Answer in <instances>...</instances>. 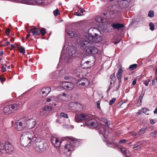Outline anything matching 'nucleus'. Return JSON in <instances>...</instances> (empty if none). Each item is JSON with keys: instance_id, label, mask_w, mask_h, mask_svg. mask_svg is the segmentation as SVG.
Here are the masks:
<instances>
[{"instance_id": "obj_1", "label": "nucleus", "mask_w": 157, "mask_h": 157, "mask_svg": "<svg viewBox=\"0 0 157 157\" xmlns=\"http://www.w3.org/2000/svg\"><path fill=\"white\" fill-rule=\"evenodd\" d=\"M88 32V39L91 42L97 43L101 42L103 40V37L101 36V32L98 29L91 28L89 29Z\"/></svg>"}, {"instance_id": "obj_2", "label": "nucleus", "mask_w": 157, "mask_h": 157, "mask_svg": "<svg viewBox=\"0 0 157 157\" xmlns=\"http://www.w3.org/2000/svg\"><path fill=\"white\" fill-rule=\"evenodd\" d=\"M66 139L68 140L64 146V150L66 152L73 151L75 147L80 144V141L74 137L67 136L66 137Z\"/></svg>"}, {"instance_id": "obj_3", "label": "nucleus", "mask_w": 157, "mask_h": 157, "mask_svg": "<svg viewBox=\"0 0 157 157\" xmlns=\"http://www.w3.org/2000/svg\"><path fill=\"white\" fill-rule=\"evenodd\" d=\"M33 135L30 132H23L20 137V142L21 145L26 147L29 144L33 138Z\"/></svg>"}, {"instance_id": "obj_4", "label": "nucleus", "mask_w": 157, "mask_h": 157, "mask_svg": "<svg viewBox=\"0 0 157 157\" xmlns=\"http://www.w3.org/2000/svg\"><path fill=\"white\" fill-rule=\"evenodd\" d=\"M33 146L37 151L42 152L46 149L47 147V144L40 140L36 138L34 142Z\"/></svg>"}, {"instance_id": "obj_5", "label": "nucleus", "mask_w": 157, "mask_h": 157, "mask_svg": "<svg viewBox=\"0 0 157 157\" xmlns=\"http://www.w3.org/2000/svg\"><path fill=\"white\" fill-rule=\"evenodd\" d=\"M21 105V104L18 103L10 105L4 108L3 109V112L7 114L14 113L19 109Z\"/></svg>"}, {"instance_id": "obj_6", "label": "nucleus", "mask_w": 157, "mask_h": 157, "mask_svg": "<svg viewBox=\"0 0 157 157\" xmlns=\"http://www.w3.org/2000/svg\"><path fill=\"white\" fill-rule=\"evenodd\" d=\"M89 81L86 78H81L78 79L77 82V85L79 87L82 88L88 86Z\"/></svg>"}, {"instance_id": "obj_7", "label": "nucleus", "mask_w": 157, "mask_h": 157, "mask_svg": "<svg viewBox=\"0 0 157 157\" xmlns=\"http://www.w3.org/2000/svg\"><path fill=\"white\" fill-rule=\"evenodd\" d=\"M26 128L28 129H32L35 126L36 124V121L35 119H29L25 121Z\"/></svg>"}, {"instance_id": "obj_8", "label": "nucleus", "mask_w": 157, "mask_h": 157, "mask_svg": "<svg viewBox=\"0 0 157 157\" xmlns=\"http://www.w3.org/2000/svg\"><path fill=\"white\" fill-rule=\"evenodd\" d=\"M89 118V116L87 114L82 113L76 115L75 117V120L77 122H79L81 121L88 119Z\"/></svg>"}, {"instance_id": "obj_9", "label": "nucleus", "mask_w": 157, "mask_h": 157, "mask_svg": "<svg viewBox=\"0 0 157 157\" xmlns=\"http://www.w3.org/2000/svg\"><path fill=\"white\" fill-rule=\"evenodd\" d=\"M15 128L18 131L23 130L24 128H26L25 121H18L15 124Z\"/></svg>"}, {"instance_id": "obj_10", "label": "nucleus", "mask_w": 157, "mask_h": 157, "mask_svg": "<svg viewBox=\"0 0 157 157\" xmlns=\"http://www.w3.org/2000/svg\"><path fill=\"white\" fill-rule=\"evenodd\" d=\"M61 86L64 89L71 90L74 88L75 85L74 83L71 82H65L62 83Z\"/></svg>"}, {"instance_id": "obj_11", "label": "nucleus", "mask_w": 157, "mask_h": 157, "mask_svg": "<svg viewBox=\"0 0 157 157\" xmlns=\"http://www.w3.org/2000/svg\"><path fill=\"white\" fill-rule=\"evenodd\" d=\"M97 122L95 119H90L87 121L85 123V125L89 128H95L97 126Z\"/></svg>"}, {"instance_id": "obj_12", "label": "nucleus", "mask_w": 157, "mask_h": 157, "mask_svg": "<svg viewBox=\"0 0 157 157\" xmlns=\"http://www.w3.org/2000/svg\"><path fill=\"white\" fill-rule=\"evenodd\" d=\"M4 149L8 154H12L14 153V149L13 147L8 142L5 144Z\"/></svg>"}, {"instance_id": "obj_13", "label": "nucleus", "mask_w": 157, "mask_h": 157, "mask_svg": "<svg viewBox=\"0 0 157 157\" xmlns=\"http://www.w3.org/2000/svg\"><path fill=\"white\" fill-rule=\"evenodd\" d=\"M86 53L89 54H96L98 52L97 48L94 47L92 43L86 50Z\"/></svg>"}, {"instance_id": "obj_14", "label": "nucleus", "mask_w": 157, "mask_h": 157, "mask_svg": "<svg viewBox=\"0 0 157 157\" xmlns=\"http://www.w3.org/2000/svg\"><path fill=\"white\" fill-rule=\"evenodd\" d=\"M79 43L81 47L85 51L89 47V46L91 45V44L90 42L83 39H81L79 41Z\"/></svg>"}, {"instance_id": "obj_15", "label": "nucleus", "mask_w": 157, "mask_h": 157, "mask_svg": "<svg viewBox=\"0 0 157 157\" xmlns=\"http://www.w3.org/2000/svg\"><path fill=\"white\" fill-rule=\"evenodd\" d=\"M51 140L52 144L57 147H59L61 144V142H59L58 138L56 137H52Z\"/></svg>"}, {"instance_id": "obj_16", "label": "nucleus", "mask_w": 157, "mask_h": 157, "mask_svg": "<svg viewBox=\"0 0 157 157\" xmlns=\"http://www.w3.org/2000/svg\"><path fill=\"white\" fill-rule=\"evenodd\" d=\"M104 15L106 18V19H109L110 18H114L115 17L114 13L112 12H108L104 13Z\"/></svg>"}, {"instance_id": "obj_17", "label": "nucleus", "mask_w": 157, "mask_h": 157, "mask_svg": "<svg viewBox=\"0 0 157 157\" xmlns=\"http://www.w3.org/2000/svg\"><path fill=\"white\" fill-rule=\"evenodd\" d=\"M41 91L43 96H46L51 92V88L49 87H47L42 88Z\"/></svg>"}, {"instance_id": "obj_18", "label": "nucleus", "mask_w": 157, "mask_h": 157, "mask_svg": "<svg viewBox=\"0 0 157 157\" xmlns=\"http://www.w3.org/2000/svg\"><path fill=\"white\" fill-rule=\"evenodd\" d=\"M149 110L147 108H142L139 111V112L137 113V114L138 115H139L144 113L146 115H148L149 114Z\"/></svg>"}, {"instance_id": "obj_19", "label": "nucleus", "mask_w": 157, "mask_h": 157, "mask_svg": "<svg viewBox=\"0 0 157 157\" xmlns=\"http://www.w3.org/2000/svg\"><path fill=\"white\" fill-rule=\"evenodd\" d=\"M123 70L121 68H120L118 71L117 73V76L118 80V82H121V79L122 77V73Z\"/></svg>"}, {"instance_id": "obj_20", "label": "nucleus", "mask_w": 157, "mask_h": 157, "mask_svg": "<svg viewBox=\"0 0 157 157\" xmlns=\"http://www.w3.org/2000/svg\"><path fill=\"white\" fill-rule=\"evenodd\" d=\"M90 62L89 61H86L84 62L83 59L81 62V65L82 67L84 68H88L90 67L89 65H85V64H89Z\"/></svg>"}, {"instance_id": "obj_21", "label": "nucleus", "mask_w": 157, "mask_h": 157, "mask_svg": "<svg viewBox=\"0 0 157 157\" xmlns=\"http://www.w3.org/2000/svg\"><path fill=\"white\" fill-rule=\"evenodd\" d=\"M112 26L114 29H119L124 27V25L123 24L119 23H113Z\"/></svg>"}, {"instance_id": "obj_22", "label": "nucleus", "mask_w": 157, "mask_h": 157, "mask_svg": "<svg viewBox=\"0 0 157 157\" xmlns=\"http://www.w3.org/2000/svg\"><path fill=\"white\" fill-rule=\"evenodd\" d=\"M116 7L115 6H109L108 9L109 12H112L114 13V14L117 13V11L115 10Z\"/></svg>"}, {"instance_id": "obj_23", "label": "nucleus", "mask_w": 157, "mask_h": 157, "mask_svg": "<svg viewBox=\"0 0 157 157\" xmlns=\"http://www.w3.org/2000/svg\"><path fill=\"white\" fill-rule=\"evenodd\" d=\"M67 34L71 38L75 37L77 36V34L76 33L72 31H69L67 33Z\"/></svg>"}, {"instance_id": "obj_24", "label": "nucleus", "mask_w": 157, "mask_h": 157, "mask_svg": "<svg viewBox=\"0 0 157 157\" xmlns=\"http://www.w3.org/2000/svg\"><path fill=\"white\" fill-rule=\"evenodd\" d=\"M32 33L33 36H38L40 35V32L38 30L37 28L35 27L33 28Z\"/></svg>"}, {"instance_id": "obj_25", "label": "nucleus", "mask_w": 157, "mask_h": 157, "mask_svg": "<svg viewBox=\"0 0 157 157\" xmlns=\"http://www.w3.org/2000/svg\"><path fill=\"white\" fill-rule=\"evenodd\" d=\"M40 116L42 117H45L48 115V113L45 110L43 109V108L40 111Z\"/></svg>"}, {"instance_id": "obj_26", "label": "nucleus", "mask_w": 157, "mask_h": 157, "mask_svg": "<svg viewBox=\"0 0 157 157\" xmlns=\"http://www.w3.org/2000/svg\"><path fill=\"white\" fill-rule=\"evenodd\" d=\"M76 102H72L69 104L68 106L70 108L72 109L75 110V108H76Z\"/></svg>"}, {"instance_id": "obj_27", "label": "nucleus", "mask_w": 157, "mask_h": 157, "mask_svg": "<svg viewBox=\"0 0 157 157\" xmlns=\"http://www.w3.org/2000/svg\"><path fill=\"white\" fill-rule=\"evenodd\" d=\"M95 20L96 21L99 23L103 22L104 19L103 17L100 16H97L95 18Z\"/></svg>"}, {"instance_id": "obj_28", "label": "nucleus", "mask_w": 157, "mask_h": 157, "mask_svg": "<svg viewBox=\"0 0 157 157\" xmlns=\"http://www.w3.org/2000/svg\"><path fill=\"white\" fill-rule=\"evenodd\" d=\"M52 107L51 106H46L43 108V109H45L48 113H49L52 109Z\"/></svg>"}, {"instance_id": "obj_29", "label": "nucleus", "mask_w": 157, "mask_h": 157, "mask_svg": "<svg viewBox=\"0 0 157 157\" xmlns=\"http://www.w3.org/2000/svg\"><path fill=\"white\" fill-rule=\"evenodd\" d=\"M137 67V65L136 64H134L130 65L128 68L129 69L131 70H133L136 69Z\"/></svg>"}, {"instance_id": "obj_30", "label": "nucleus", "mask_w": 157, "mask_h": 157, "mask_svg": "<svg viewBox=\"0 0 157 157\" xmlns=\"http://www.w3.org/2000/svg\"><path fill=\"white\" fill-rule=\"evenodd\" d=\"M149 136L152 137H157V130H155L150 133Z\"/></svg>"}, {"instance_id": "obj_31", "label": "nucleus", "mask_w": 157, "mask_h": 157, "mask_svg": "<svg viewBox=\"0 0 157 157\" xmlns=\"http://www.w3.org/2000/svg\"><path fill=\"white\" fill-rule=\"evenodd\" d=\"M46 33V30L44 28H42L40 32V35L41 34L42 36H44Z\"/></svg>"}, {"instance_id": "obj_32", "label": "nucleus", "mask_w": 157, "mask_h": 157, "mask_svg": "<svg viewBox=\"0 0 157 157\" xmlns=\"http://www.w3.org/2000/svg\"><path fill=\"white\" fill-rule=\"evenodd\" d=\"M120 3L122 4V5H120L122 8H125L128 6V4H126L124 1L121 2Z\"/></svg>"}, {"instance_id": "obj_33", "label": "nucleus", "mask_w": 157, "mask_h": 157, "mask_svg": "<svg viewBox=\"0 0 157 157\" xmlns=\"http://www.w3.org/2000/svg\"><path fill=\"white\" fill-rule=\"evenodd\" d=\"M97 126L96 127L97 129H100L101 130L103 129V125L101 124H98L97 122Z\"/></svg>"}, {"instance_id": "obj_34", "label": "nucleus", "mask_w": 157, "mask_h": 157, "mask_svg": "<svg viewBox=\"0 0 157 157\" xmlns=\"http://www.w3.org/2000/svg\"><path fill=\"white\" fill-rule=\"evenodd\" d=\"M110 78L111 79L110 81H112V82H113V83L114 84L115 82L116 78L114 73L110 76Z\"/></svg>"}, {"instance_id": "obj_35", "label": "nucleus", "mask_w": 157, "mask_h": 157, "mask_svg": "<svg viewBox=\"0 0 157 157\" xmlns=\"http://www.w3.org/2000/svg\"><path fill=\"white\" fill-rule=\"evenodd\" d=\"M141 147V145L138 144H135L134 145V146L133 147V148L135 149V150H137L138 149H140Z\"/></svg>"}, {"instance_id": "obj_36", "label": "nucleus", "mask_w": 157, "mask_h": 157, "mask_svg": "<svg viewBox=\"0 0 157 157\" xmlns=\"http://www.w3.org/2000/svg\"><path fill=\"white\" fill-rule=\"evenodd\" d=\"M18 49L21 52L23 53H25V49L24 47H18Z\"/></svg>"}, {"instance_id": "obj_37", "label": "nucleus", "mask_w": 157, "mask_h": 157, "mask_svg": "<svg viewBox=\"0 0 157 157\" xmlns=\"http://www.w3.org/2000/svg\"><path fill=\"white\" fill-rule=\"evenodd\" d=\"M60 116L61 117L65 118H68V117L67 116V114L64 113H60Z\"/></svg>"}, {"instance_id": "obj_38", "label": "nucleus", "mask_w": 157, "mask_h": 157, "mask_svg": "<svg viewBox=\"0 0 157 157\" xmlns=\"http://www.w3.org/2000/svg\"><path fill=\"white\" fill-rule=\"evenodd\" d=\"M59 13V11L58 9H56L53 11V13L56 16H58V15Z\"/></svg>"}, {"instance_id": "obj_39", "label": "nucleus", "mask_w": 157, "mask_h": 157, "mask_svg": "<svg viewBox=\"0 0 157 157\" xmlns=\"http://www.w3.org/2000/svg\"><path fill=\"white\" fill-rule=\"evenodd\" d=\"M154 16V12L151 11L150 10L148 13V16L150 17H152Z\"/></svg>"}, {"instance_id": "obj_40", "label": "nucleus", "mask_w": 157, "mask_h": 157, "mask_svg": "<svg viewBox=\"0 0 157 157\" xmlns=\"http://www.w3.org/2000/svg\"><path fill=\"white\" fill-rule=\"evenodd\" d=\"M149 26L150 27V29L152 30L153 31L154 29V27L155 25L153 24V23L152 22H150L149 23Z\"/></svg>"}, {"instance_id": "obj_41", "label": "nucleus", "mask_w": 157, "mask_h": 157, "mask_svg": "<svg viewBox=\"0 0 157 157\" xmlns=\"http://www.w3.org/2000/svg\"><path fill=\"white\" fill-rule=\"evenodd\" d=\"M76 107H77L78 109H82L83 108L82 105L80 103L76 102Z\"/></svg>"}, {"instance_id": "obj_42", "label": "nucleus", "mask_w": 157, "mask_h": 157, "mask_svg": "<svg viewBox=\"0 0 157 157\" xmlns=\"http://www.w3.org/2000/svg\"><path fill=\"white\" fill-rule=\"evenodd\" d=\"M145 128H142L140 129L139 131V134L141 135L144 133L145 132Z\"/></svg>"}, {"instance_id": "obj_43", "label": "nucleus", "mask_w": 157, "mask_h": 157, "mask_svg": "<svg viewBox=\"0 0 157 157\" xmlns=\"http://www.w3.org/2000/svg\"><path fill=\"white\" fill-rule=\"evenodd\" d=\"M124 147H121V152H122V153H123V154L126 155V157H127V153L126 151H125V150H123V149H124Z\"/></svg>"}, {"instance_id": "obj_44", "label": "nucleus", "mask_w": 157, "mask_h": 157, "mask_svg": "<svg viewBox=\"0 0 157 157\" xmlns=\"http://www.w3.org/2000/svg\"><path fill=\"white\" fill-rule=\"evenodd\" d=\"M116 100V98H113L112 100L110 101L109 104L110 105H112L114 102Z\"/></svg>"}, {"instance_id": "obj_45", "label": "nucleus", "mask_w": 157, "mask_h": 157, "mask_svg": "<svg viewBox=\"0 0 157 157\" xmlns=\"http://www.w3.org/2000/svg\"><path fill=\"white\" fill-rule=\"evenodd\" d=\"M150 81V80L149 79H147L144 81V83L146 86H148V83Z\"/></svg>"}, {"instance_id": "obj_46", "label": "nucleus", "mask_w": 157, "mask_h": 157, "mask_svg": "<svg viewBox=\"0 0 157 157\" xmlns=\"http://www.w3.org/2000/svg\"><path fill=\"white\" fill-rule=\"evenodd\" d=\"M5 149V144L0 142V150H4Z\"/></svg>"}, {"instance_id": "obj_47", "label": "nucleus", "mask_w": 157, "mask_h": 157, "mask_svg": "<svg viewBox=\"0 0 157 157\" xmlns=\"http://www.w3.org/2000/svg\"><path fill=\"white\" fill-rule=\"evenodd\" d=\"M110 145H113L116 146H117V143H107V145L108 146L110 147Z\"/></svg>"}, {"instance_id": "obj_48", "label": "nucleus", "mask_w": 157, "mask_h": 157, "mask_svg": "<svg viewBox=\"0 0 157 157\" xmlns=\"http://www.w3.org/2000/svg\"><path fill=\"white\" fill-rule=\"evenodd\" d=\"M152 84L153 85H155L157 84V79L156 78L152 80Z\"/></svg>"}, {"instance_id": "obj_49", "label": "nucleus", "mask_w": 157, "mask_h": 157, "mask_svg": "<svg viewBox=\"0 0 157 157\" xmlns=\"http://www.w3.org/2000/svg\"><path fill=\"white\" fill-rule=\"evenodd\" d=\"M113 83V82H112V81H110V85H109V87L108 89V91H109L110 90L111 87H113L112 84Z\"/></svg>"}, {"instance_id": "obj_50", "label": "nucleus", "mask_w": 157, "mask_h": 157, "mask_svg": "<svg viewBox=\"0 0 157 157\" xmlns=\"http://www.w3.org/2000/svg\"><path fill=\"white\" fill-rule=\"evenodd\" d=\"M126 142V140L125 139H122L119 142V143L120 144H123L125 143Z\"/></svg>"}, {"instance_id": "obj_51", "label": "nucleus", "mask_w": 157, "mask_h": 157, "mask_svg": "<svg viewBox=\"0 0 157 157\" xmlns=\"http://www.w3.org/2000/svg\"><path fill=\"white\" fill-rule=\"evenodd\" d=\"M5 33L7 35H9L10 33V29L8 28H7L6 30Z\"/></svg>"}, {"instance_id": "obj_52", "label": "nucleus", "mask_w": 157, "mask_h": 157, "mask_svg": "<svg viewBox=\"0 0 157 157\" xmlns=\"http://www.w3.org/2000/svg\"><path fill=\"white\" fill-rule=\"evenodd\" d=\"M121 82H118V85L116 87V89L115 90V91H117L119 89L121 86Z\"/></svg>"}, {"instance_id": "obj_53", "label": "nucleus", "mask_w": 157, "mask_h": 157, "mask_svg": "<svg viewBox=\"0 0 157 157\" xmlns=\"http://www.w3.org/2000/svg\"><path fill=\"white\" fill-rule=\"evenodd\" d=\"M6 80V78H2L1 77H0V80L2 82V83L4 82Z\"/></svg>"}, {"instance_id": "obj_54", "label": "nucleus", "mask_w": 157, "mask_h": 157, "mask_svg": "<svg viewBox=\"0 0 157 157\" xmlns=\"http://www.w3.org/2000/svg\"><path fill=\"white\" fill-rule=\"evenodd\" d=\"M1 71L3 72H4L6 71V67H4L3 66H2V67Z\"/></svg>"}, {"instance_id": "obj_55", "label": "nucleus", "mask_w": 157, "mask_h": 157, "mask_svg": "<svg viewBox=\"0 0 157 157\" xmlns=\"http://www.w3.org/2000/svg\"><path fill=\"white\" fill-rule=\"evenodd\" d=\"M10 44V42H7L5 43L4 44H3V46H8Z\"/></svg>"}, {"instance_id": "obj_56", "label": "nucleus", "mask_w": 157, "mask_h": 157, "mask_svg": "<svg viewBox=\"0 0 157 157\" xmlns=\"http://www.w3.org/2000/svg\"><path fill=\"white\" fill-rule=\"evenodd\" d=\"M74 14L75 15L77 16H81L82 15V14L81 13H78L77 12H76Z\"/></svg>"}, {"instance_id": "obj_57", "label": "nucleus", "mask_w": 157, "mask_h": 157, "mask_svg": "<svg viewBox=\"0 0 157 157\" xmlns=\"http://www.w3.org/2000/svg\"><path fill=\"white\" fill-rule=\"evenodd\" d=\"M136 83V79H134L132 81V84L133 86H134Z\"/></svg>"}, {"instance_id": "obj_58", "label": "nucleus", "mask_w": 157, "mask_h": 157, "mask_svg": "<svg viewBox=\"0 0 157 157\" xmlns=\"http://www.w3.org/2000/svg\"><path fill=\"white\" fill-rule=\"evenodd\" d=\"M97 104V108L99 109L100 108V103L99 101H97L96 102Z\"/></svg>"}, {"instance_id": "obj_59", "label": "nucleus", "mask_w": 157, "mask_h": 157, "mask_svg": "<svg viewBox=\"0 0 157 157\" xmlns=\"http://www.w3.org/2000/svg\"><path fill=\"white\" fill-rule=\"evenodd\" d=\"M79 10H80V12L82 13L84 12H85V10L82 8H79Z\"/></svg>"}, {"instance_id": "obj_60", "label": "nucleus", "mask_w": 157, "mask_h": 157, "mask_svg": "<svg viewBox=\"0 0 157 157\" xmlns=\"http://www.w3.org/2000/svg\"><path fill=\"white\" fill-rule=\"evenodd\" d=\"M76 52V51L75 49H74L73 51L71 52V55L72 56L74 54H75Z\"/></svg>"}, {"instance_id": "obj_61", "label": "nucleus", "mask_w": 157, "mask_h": 157, "mask_svg": "<svg viewBox=\"0 0 157 157\" xmlns=\"http://www.w3.org/2000/svg\"><path fill=\"white\" fill-rule=\"evenodd\" d=\"M33 28L31 29H29L27 30V32L29 33H31V32H32L33 31Z\"/></svg>"}, {"instance_id": "obj_62", "label": "nucleus", "mask_w": 157, "mask_h": 157, "mask_svg": "<svg viewBox=\"0 0 157 157\" xmlns=\"http://www.w3.org/2000/svg\"><path fill=\"white\" fill-rule=\"evenodd\" d=\"M105 121H104V122L105 123V124H106V126H109V124L108 122L107 121V120L106 119L105 120Z\"/></svg>"}, {"instance_id": "obj_63", "label": "nucleus", "mask_w": 157, "mask_h": 157, "mask_svg": "<svg viewBox=\"0 0 157 157\" xmlns=\"http://www.w3.org/2000/svg\"><path fill=\"white\" fill-rule=\"evenodd\" d=\"M51 98H49L47 99L46 101L48 102H49L51 101Z\"/></svg>"}, {"instance_id": "obj_64", "label": "nucleus", "mask_w": 157, "mask_h": 157, "mask_svg": "<svg viewBox=\"0 0 157 157\" xmlns=\"http://www.w3.org/2000/svg\"><path fill=\"white\" fill-rule=\"evenodd\" d=\"M154 113L155 114L157 113V108H156L154 111Z\"/></svg>"}]
</instances>
